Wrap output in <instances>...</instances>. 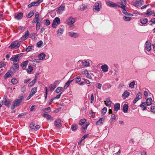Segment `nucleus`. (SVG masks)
I'll list each match as a JSON object with an SVG mask.
<instances>
[{
  "label": "nucleus",
  "mask_w": 155,
  "mask_h": 155,
  "mask_svg": "<svg viewBox=\"0 0 155 155\" xmlns=\"http://www.w3.org/2000/svg\"><path fill=\"white\" fill-rule=\"evenodd\" d=\"M25 97L24 93H22L20 95L18 98L16 99L12 102V105L11 107L12 110L14 109L15 107L19 106Z\"/></svg>",
  "instance_id": "f257e3e1"
},
{
  "label": "nucleus",
  "mask_w": 155,
  "mask_h": 155,
  "mask_svg": "<svg viewBox=\"0 0 155 155\" xmlns=\"http://www.w3.org/2000/svg\"><path fill=\"white\" fill-rule=\"evenodd\" d=\"M101 8L102 4L101 2H97L95 3L93 9L95 12H98Z\"/></svg>",
  "instance_id": "f03ea898"
},
{
  "label": "nucleus",
  "mask_w": 155,
  "mask_h": 155,
  "mask_svg": "<svg viewBox=\"0 0 155 155\" xmlns=\"http://www.w3.org/2000/svg\"><path fill=\"white\" fill-rule=\"evenodd\" d=\"M22 54L21 53L16 54L10 58V60L13 61V64L18 63L19 61V58L21 56Z\"/></svg>",
  "instance_id": "7ed1b4c3"
},
{
  "label": "nucleus",
  "mask_w": 155,
  "mask_h": 155,
  "mask_svg": "<svg viewBox=\"0 0 155 155\" xmlns=\"http://www.w3.org/2000/svg\"><path fill=\"white\" fill-rule=\"evenodd\" d=\"M20 43L17 41H14L12 42L11 44L9 46L8 48L10 49L14 48H17L20 46Z\"/></svg>",
  "instance_id": "20e7f679"
},
{
  "label": "nucleus",
  "mask_w": 155,
  "mask_h": 155,
  "mask_svg": "<svg viewBox=\"0 0 155 155\" xmlns=\"http://www.w3.org/2000/svg\"><path fill=\"white\" fill-rule=\"evenodd\" d=\"M76 19L71 16L69 17L66 21V23L69 25H71L76 21Z\"/></svg>",
  "instance_id": "39448f33"
},
{
  "label": "nucleus",
  "mask_w": 155,
  "mask_h": 155,
  "mask_svg": "<svg viewBox=\"0 0 155 155\" xmlns=\"http://www.w3.org/2000/svg\"><path fill=\"white\" fill-rule=\"evenodd\" d=\"M29 127L31 130H34L35 131L38 130L40 128V126L39 125L35 126V124L33 123L30 124Z\"/></svg>",
  "instance_id": "423d86ee"
},
{
  "label": "nucleus",
  "mask_w": 155,
  "mask_h": 155,
  "mask_svg": "<svg viewBox=\"0 0 155 155\" xmlns=\"http://www.w3.org/2000/svg\"><path fill=\"white\" fill-rule=\"evenodd\" d=\"M106 4L108 6L111 7H116L117 6V4L109 0L107 1L106 2Z\"/></svg>",
  "instance_id": "0eeeda50"
},
{
  "label": "nucleus",
  "mask_w": 155,
  "mask_h": 155,
  "mask_svg": "<svg viewBox=\"0 0 155 155\" xmlns=\"http://www.w3.org/2000/svg\"><path fill=\"white\" fill-rule=\"evenodd\" d=\"M121 2L118 3V6L122 9L125 8L126 4V0H121Z\"/></svg>",
  "instance_id": "6e6552de"
},
{
  "label": "nucleus",
  "mask_w": 155,
  "mask_h": 155,
  "mask_svg": "<svg viewBox=\"0 0 155 155\" xmlns=\"http://www.w3.org/2000/svg\"><path fill=\"white\" fill-rule=\"evenodd\" d=\"M61 120L60 119L56 120L54 123V125L57 128H59L61 126Z\"/></svg>",
  "instance_id": "1a4fd4ad"
},
{
  "label": "nucleus",
  "mask_w": 155,
  "mask_h": 155,
  "mask_svg": "<svg viewBox=\"0 0 155 155\" xmlns=\"http://www.w3.org/2000/svg\"><path fill=\"white\" fill-rule=\"evenodd\" d=\"M145 16L148 17L150 15H152L153 16H155V13L153 11H152L150 9H148L147 10L146 13L145 14Z\"/></svg>",
  "instance_id": "9d476101"
},
{
  "label": "nucleus",
  "mask_w": 155,
  "mask_h": 155,
  "mask_svg": "<svg viewBox=\"0 0 155 155\" xmlns=\"http://www.w3.org/2000/svg\"><path fill=\"white\" fill-rule=\"evenodd\" d=\"M69 35L71 37L77 38L79 36V34L78 33H75L74 31H70L68 33Z\"/></svg>",
  "instance_id": "9b49d317"
},
{
  "label": "nucleus",
  "mask_w": 155,
  "mask_h": 155,
  "mask_svg": "<svg viewBox=\"0 0 155 155\" xmlns=\"http://www.w3.org/2000/svg\"><path fill=\"white\" fill-rule=\"evenodd\" d=\"M82 62V66L83 67H87L90 65V62L87 60H86L84 62H83V61L80 60L78 62Z\"/></svg>",
  "instance_id": "f8f14e48"
},
{
  "label": "nucleus",
  "mask_w": 155,
  "mask_h": 155,
  "mask_svg": "<svg viewBox=\"0 0 155 155\" xmlns=\"http://www.w3.org/2000/svg\"><path fill=\"white\" fill-rule=\"evenodd\" d=\"M58 81H55L53 84H51L49 86L50 89L51 91H53L54 90L57 86V84Z\"/></svg>",
  "instance_id": "ddd939ff"
},
{
  "label": "nucleus",
  "mask_w": 155,
  "mask_h": 155,
  "mask_svg": "<svg viewBox=\"0 0 155 155\" xmlns=\"http://www.w3.org/2000/svg\"><path fill=\"white\" fill-rule=\"evenodd\" d=\"M29 35V31H27L26 32H25V35L21 38V40L22 41L25 40L28 38Z\"/></svg>",
  "instance_id": "4468645a"
},
{
  "label": "nucleus",
  "mask_w": 155,
  "mask_h": 155,
  "mask_svg": "<svg viewBox=\"0 0 155 155\" xmlns=\"http://www.w3.org/2000/svg\"><path fill=\"white\" fill-rule=\"evenodd\" d=\"M42 116L46 118L48 120H50L51 121L53 120V117L49 114L44 113L43 114Z\"/></svg>",
  "instance_id": "2eb2a0df"
},
{
  "label": "nucleus",
  "mask_w": 155,
  "mask_h": 155,
  "mask_svg": "<svg viewBox=\"0 0 155 155\" xmlns=\"http://www.w3.org/2000/svg\"><path fill=\"white\" fill-rule=\"evenodd\" d=\"M23 14L20 12L18 13H16L15 14V18L18 20L20 19L22 17Z\"/></svg>",
  "instance_id": "dca6fc26"
},
{
  "label": "nucleus",
  "mask_w": 155,
  "mask_h": 155,
  "mask_svg": "<svg viewBox=\"0 0 155 155\" xmlns=\"http://www.w3.org/2000/svg\"><path fill=\"white\" fill-rule=\"evenodd\" d=\"M2 101L4 102V105L7 107H8L9 104L11 103V102L6 97L4 98Z\"/></svg>",
  "instance_id": "f3484780"
},
{
  "label": "nucleus",
  "mask_w": 155,
  "mask_h": 155,
  "mask_svg": "<svg viewBox=\"0 0 155 155\" xmlns=\"http://www.w3.org/2000/svg\"><path fill=\"white\" fill-rule=\"evenodd\" d=\"M13 65H14V67H12L10 68L11 70H12L14 72H15L16 71V69L17 70H18L19 69V67L18 63L13 64Z\"/></svg>",
  "instance_id": "a211bd4d"
},
{
  "label": "nucleus",
  "mask_w": 155,
  "mask_h": 155,
  "mask_svg": "<svg viewBox=\"0 0 155 155\" xmlns=\"http://www.w3.org/2000/svg\"><path fill=\"white\" fill-rule=\"evenodd\" d=\"M146 45V48L148 51H150L151 49V44L148 41H147L145 44Z\"/></svg>",
  "instance_id": "6ab92c4d"
},
{
  "label": "nucleus",
  "mask_w": 155,
  "mask_h": 155,
  "mask_svg": "<svg viewBox=\"0 0 155 155\" xmlns=\"http://www.w3.org/2000/svg\"><path fill=\"white\" fill-rule=\"evenodd\" d=\"M28 61H25L22 62L21 64V66L22 67V69L24 70L27 67L28 64Z\"/></svg>",
  "instance_id": "aec40b11"
},
{
  "label": "nucleus",
  "mask_w": 155,
  "mask_h": 155,
  "mask_svg": "<svg viewBox=\"0 0 155 155\" xmlns=\"http://www.w3.org/2000/svg\"><path fill=\"white\" fill-rule=\"evenodd\" d=\"M39 5V4L37 1L35 2H34L31 3L28 5V8H30L32 6H38Z\"/></svg>",
  "instance_id": "412c9836"
},
{
  "label": "nucleus",
  "mask_w": 155,
  "mask_h": 155,
  "mask_svg": "<svg viewBox=\"0 0 155 155\" xmlns=\"http://www.w3.org/2000/svg\"><path fill=\"white\" fill-rule=\"evenodd\" d=\"M65 8V6L63 5H61L59 8H58L57 10V12L58 13H60L61 12L63 11Z\"/></svg>",
  "instance_id": "4be33fe9"
},
{
  "label": "nucleus",
  "mask_w": 155,
  "mask_h": 155,
  "mask_svg": "<svg viewBox=\"0 0 155 155\" xmlns=\"http://www.w3.org/2000/svg\"><path fill=\"white\" fill-rule=\"evenodd\" d=\"M105 104L107 106L111 107L112 104V102L110 99L108 98L106 99V101H104Z\"/></svg>",
  "instance_id": "5701e85b"
},
{
  "label": "nucleus",
  "mask_w": 155,
  "mask_h": 155,
  "mask_svg": "<svg viewBox=\"0 0 155 155\" xmlns=\"http://www.w3.org/2000/svg\"><path fill=\"white\" fill-rule=\"evenodd\" d=\"M108 66L106 64H104L101 66V69L104 72H107L108 71Z\"/></svg>",
  "instance_id": "b1692460"
},
{
  "label": "nucleus",
  "mask_w": 155,
  "mask_h": 155,
  "mask_svg": "<svg viewBox=\"0 0 155 155\" xmlns=\"http://www.w3.org/2000/svg\"><path fill=\"white\" fill-rule=\"evenodd\" d=\"M105 118H101L97 122V125H101L103 124V122Z\"/></svg>",
  "instance_id": "393cba45"
},
{
  "label": "nucleus",
  "mask_w": 155,
  "mask_h": 155,
  "mask_svg": "<svg viewBox=\"0 0 155 155\" xmlns=\"http://www.w3.org/2000/svg\"><path fill=\"white\" fill-rule=\"evenodd\" d=\"M88 6L85 4H82L80 7L79 9L81 11H84L88 8Z\"/></svg>",
  "instance_id": "a878e982"
},
{
  "label": "nucleus",
  "mask_w": 155,
  "mask_h": 155,
  "mask_svg": "<svg viewBox=\"0 0 155 155\" xmlns=\"http://www.w3.org/2000/svg\"><path fill=\"white\" fill-rule=\"evenodd\" d=\"M120 104L119 103H117L114 104V109L115 111H117L120 109Z\"/></svg>",
  "instance_id": "bb28decb"
},
{
  "label": "nucleus",
  "mask_w": 155,
  "mask_h": 155,
  "mask_svg": "<svg viewBox=\"0 0 155 155\" xmlns=\"http://www.w3.org/2000/svg\"><path fill=\"white\" fill-rule=\"evenodd\" d=\"M152 102V100L150 97L146 99V102H145L147 106L150 105Z\"/></svg>",
  "instance_id": "cd10ccee"
},
{
  "label": "nucleus",
  "mask_w": 155,
  "mask_h": 155,
  "mask_svg": "<svg viewBox=\"0 0 155 155\" xmlns=\"http://www.w3.org/2000/svg\"><path fill=\"white\" fill-rule=\"evenodd\" d=\"M128 109V104H125L123 106V112L125 113H127Z\"/></svg>",
  "instance_id": "c85d7f7f"
},
{
  "label": "nucleus",
  "mask_w": 155,
  "mask_h": 155,
  "mask_svg": "<svg viewBox=\"0 0 155 155\" xmlns=\"http://www.w3.org/2000/svg\"><path fill=\"white\" fill-rule=\"evenodd\" d=\"M45 56L46 55L45 54L41 53L38 55V57L39 60H42L45 58Z\"/></svg>",
  "instance_id": "c756f323"
},
{
  "label": "nucleus",
  "mask_w": 155,
  "mask_h": 155,
  "mask_svg": "<svg viewBox=\"0 0 155 155\" xmlns=\"http://www.w3.org/2000/svg\"><path fill=\"white\" fill-rule=\"evenodd\" d=\"M37 88L36 87H35L31 90L30 94L31 95L33 96L37 92Z\"/></svg>",
  "instance_id": "7c9ffc66"
},
{
  "label": "nucleus",
  "mask_w": 155,
  "mask_h": 155,
  "mask_svg": "<svg viewBox=\"0 0 155 155\" xmlns=\"http://www.w3.org/2000/svg\"><path fill=\"white\" fill-rule=\"evenodd\" d=\"M142 1L141 0H138L135 2V6L136 7H139L141 6Z\"/></svg>",
  "instance_id": "2f4dec72"
},
{
  "label": "nucleus",
  "mask_w": 155,
  "mask_h": 155,
  "mask_svg": "<svg viewBox=\"0 0 155 155\" xmlns=\"http://www.w3.org/2000/svg\"><path fill=\"white\" fill-rule=\"evenodd\" d=\"M130 95L129 92L127 91H124L122 95V97L123 98L125 99L126 98Z\"/></svg>",
  "instance_id": "473e14b6"
},
{
  "label": "nucleus",
  "mask_w": 155,
  "mask_h": 155,
  "mask_svg": "<svg viewBox=\"0 0 155 155\" xmlns=\"http://www.w3.org/2000/svg\"><path fill=\"white\" fill-rule=\"evenodd\" d=\"M148 22L147 18H143L140 19V23L143 24H145Z\"/></svg>",
  "instance_id": "72a5a7b5"
},
{
  "label": "nucleus",
  "mask_w": 155,
  "mask_h": 155,
  "mask_svg": "<svg viewBox=\"0 0 155 155\" xmlns=\"http://www.w3.org/2000/svg\"><path fill=\"white\" fill-rule=\"evenodd\" d=\"M146 103L145 102H142V104L140 105V107L143 108L142 110H145L146 109Z\"/></svg>",
  "instance_id": "f704fd0d"
},
{
  "label": "nucleus",
  "mask_w": 155,
  "mask_h": 155,
  "mask_svg": "<svg viewBox=\"0 0 155 155\" xmlns=\"http://www.w3.org/2000/svg\"><path fill=\"white\" fill-rule=\"evenodd\" d=\"M73 81V80H68L65 84L64 86V88L65 89H66L70 85V84Z\"/></svg>",
  "instance_id": "c9c22d12"
},
{
  "label": "nucleus",
  "mask_w": 155,
  "mask_h": 155,
  "mask_svg": "<svg viewBox=\"0 0 155 155\" xmlns=\"http://www.w3.org/2000/svg\"><path fill=\"white\" fill-rule=\"evenodd\" d=\"M122 9H123V10L122 11V12L124 14L130 16H132L133 15L132 14L128 13L127 12L125 8H122Z\"/></svg>",
  "instance_id": "e433bc0d"
},
{
  "label": "nucleus",
  "mask_w": 155,
  "mask_h": 155,
  "mask_svg": "<svg viewBox=\"0 0 155 155\" xmlns=\"http://www.w3.org/2000/svg\"><path fill=\"white\" fill-rule=\"evenodd\" d=\"M89 123H87L85 125H83L82 127V128L83 129V132L84 133H85L86 132V131L87 130V127L89 125Z\"/></svg>",
  "instance_id": "4c0bfd02"
},
{
  "label": "nucleus",
  "mask_w": 155,
  "mask_h": 155,
  "mask_svg": "<svg viewBox=\"0 0 155 155\" xmlns=\"http://www.w3.org/2000/svg\"><path fill=\"white\" fill-rule=\"evenodd\" d=\"M34 11L32 10L27 15V17L28 18H31L34 14Z\"/></svg>",
  "instance_id": "58836bf2"
},
{
  "label": "nucleus",
  "mask_w": 155,
  "mask_h": 155,
  "mask_svg": "<svg viewBox=\"0 0 155 155\" xmlns=\"http://www.w3.org/2000/svg\"><path fill=\"white\" fill-rule=\"evenodd\" d=\"M11 82L13 85L17 84L18 83V80L16 78H13L11 79Z\"/></svg>",
  "instance_id": "ea45409f"
},
{
  "label": "nucleus",
  "mask_w": 155,
  "mask_h": 155,
  "mask_svg": "<svg viewBox=\"0 0 155 155\" xmlns=\"http://www.w3.org/2000/svg\"><path fill=\"white\" fill-rule=\"evenodd\" d=\"M53 21H54V22L56 23L59 25L60 24V20L58 17H56L54 18Z\"/></svg>",
  "instance_id": "a19ab883"
},
{
  "label": "nucleus",
  "mask_w": 155,
  "mask_h": 155,
  "mask_svg": "<svg viewBox=\"0 0 155 155\" xmlns=\"http://www.w3.org/2000/svg\"><path fill=\"white\" fill-rule=\"evenodd\" d=\"M135 81H133L132 82H130L129 85V87L131 88H133L134 87V85L135 83Z\"/></svg>",
  "instance_id": "79ce46f5"
},
{
  "label": "nucleus",
  "mask_w": 155,
  "mask_h": 155,
  "mask_svg": "<svg viewBox=\"0 0 155 155\" xmlns=\"http://www.w3.org/2000/svg\"><path fill=\"white\" fill-rule=\"evenodd\" d=\"M33 67L31 65H29L28 67V68L27 69V72L28 73L31 72L33 70Z\"/></svg>",
  "instance_id": "37998d69"
},
{
  "label": "nucleus",
  "mask_w": 155,
  "mask_h": 155,
  "mask_svg": "<svg viewBox=\"0 0 155 155\" xmlns=\"http://www.w3.org/2000/svg\"><path fill=\"white\" fill-rule=\"evenodd\" d=\"M136 98L138 100H140L142 98V94L140 92H139L136 96Z\"/></svg>",
  "instance_id": "c03bdc74"
},
{
  "label": "nucleus",
  "mask_w": 155,
  "mask_h": 155,
  "mask_svg": "<svg viewBox=\"0 0 155 155\" xmlns=\"http://www.w3.org/2000/svg\"><path fill=\"white\" fill-rule=\"evenodd\" d=\"M78 128V127L77 124H73L71 126V129L73 131L76 130Z\"/></svg>",
  "instance_id": "a18cd8bd"
},
{
  "label": "nucleus",
  "mask_w": 155,
  "mask_h": 155,
  "mask_svg": "<svg viewBox=\"0 0 155 155\" xmlns=\"http://www.w3.org/2000/svg\"><path fill=\"white\" fill-rule=\"evenodd\" d=\"M123 19L125 21H130L132 18L131 17L124 16L123 17Z\"/></svg>",
  "instance_id": "49530a36"
},
{
  "label": "nucleus",
  "mask_w": 155,
  "mask_h": 155,
  "mask_svg": "<svg viewBox=\"0 0 155 155\" xmlns=\"http://www.w3.org/2000/svg\"><path fill=\"white\" fill-rule=\"evenodd\" d=\"M63 29L61 28H59L57 31V34L58 35L60 34L59 35H60L63 33Z\"/></svg>",
  "instance_id": "de8ad7c7"
},
{
  "label": "nucleus",
  "mask_w": 155,
  "mask_h": 155,
  "mask_svg": "<svg viewBox=\"0 0 155 155\" xmlns=\"http://www.w3.org/2000/svg\"><path fill=\"white\" fill-rule=\"evenodd\" d=\"M44 21H45L44 22V25H46L47 26H48L50 24V22L49 20L48 19H46L44 20Z\"/></svg>",
  "instance_id": "09e8293b"
},
{
  "label": "nucleus",
  "mask_w": 155,
  "mask_h": 155,
  "mask_svg": "<svg viewBox=\"0 0 155 155\" xmlns=\"http://www.w3.org/2000/svg\"><path fill=\"white\" fill-rule=\"evenodd\" d=\"M41 20L38 19V21L36 22V26H40L41 25V20Z\"/></svg>",
  "instance_id": "8fccbe9b"
},
{
  "label": "nucleus",
  "mask_w": 155,
  "mask_h": 155,
  "mask_svg": "<svg viewBox=\"0 0 155 155\" xmlns=\"http://www.w3.org/2000/svg\"><path fill=\"white\" fill-rule=\"evenodd\" d=\"M86 120L85 119H81L79 122V124L80 125H82L86 122Z\"/></svg>",
  "instance_id": "3c124183"
},
{
  "label": "nucleus",
  "mask_w": 155,
  "mask_h": 155,
  "mask_svg": "<svg viewBox=\"0 0 155 155\" xmlns=\"http://www.w3.org/2000/svg\"><path fill=\"white\" fill-rule=\"evenodd\" d=\"M63 89V88L61 87H58L56 90H55V92L56 93H58L59 92H60Z\"/></svg>",
  "instance_id": "603ef678"
},
{
  "label": "nucleus",
  "mask_w": 155,
  "mask_h": 155,
  "mask_svg": "<svg viewBox=\"0 0 155 155\" xmlns=\"http://www.w3.org/2000/svg\"><path fill=\"white\" fill-rule=\"evenodd\" d=\"M36 82V81H35L34 80H33L29 84H28V87H31Z\"/></svg>",
  "instance_id": "864d4df0"
},
{
  "label": "nucleus",
  "mask_w": 155,
  "mask_h": 155,
  "mask_svg": "<svg viewBox=\"0 0 155 155\" xmlns=\"http://www.w3.org/2000/svg\"><path fill=\"white\" fill-rule=\"evenodd\" d=\"M43 44V42L42 41H40L37 44V46L38 47H41Z\"/></svg>",
  "instance_id": "5fc2aeb1"
},
{
  "label": "nucleus",
  "mask_w": 155,
  "mask_h": 155,
  "mask_svg": "<svg viewBox=\"0 0 155 155\" xmlns=\"http://www.w3.org/2000/svg\"><path fill=\"white\" fill-rule=\"evenodd\" d=\"M107 111V108L106 107H104L102 110L101 112L102 113L105 114Z\"/></svg>",
  "instance_id": "6e6d98bb"
},
{
  "label": "nucleus",
  "mask_w": 155,
  "mask_h": 155,
  "mask_svg": "<svg viewBox=\"0 0 155 155\" xmlns=\"http://www.w3.org/2000/svg\"><path fill=\"white\" fill-rule=\"evenodd\" d=\"M111 119H112V121H113L115 120L116 119V117L114 114H112V115L111 116Z\"/></svg>",
  "instance_id": "4d7b16f0"
},
{
  "label": "nucleus",
  "mask_w": 155,
  "mask_h": 155,
  "mask_svg": "<svg viewBox=\"0 0 155 155\" xmlns=\"http://www.w3.org/2000/svg\"><path fill=\"white\" fill-rule=\"evenodd\" d=\"M9 72L8 71L5 75V78H7L11 76H12L10 74Z\"/></svg>",
  "instance_id": "13d9d810"
},
{
  "label": "nucleus",
  "mask_w": 155,
  "mask_h": 155,
  "mask_svg": "<svg viewBox=\"0 0 155 155\" xmlns=\"http://www.w3.org/2000/svg\"><path fill=\"white\" fill-rule=\"evenodd\" d=\"M94 96L93 94H91V101L90 103L91 104L93 103L94 101Z\"/></svg>",
  "instance_id": "bf43d9fd"
},
{
  "label": "nucleus",
  "mask_w": 155,
  "mask_h": 155,
  "mask_svg": "<svg viewBox=\"0 0 155 155\" xmlns=\"http://www.w3.org/2000/svg\"><path fill=\"white\" fill-rule=\"evenodd\" d=\"M39 13L38 12H36L35 14V19H40V18H39Z\"/></svg>",
  "instance_id": "052dcab7"
},
{
  "label": "nucleus",
  "mask_w": 155,
  "mask_h": 155,
  "mask_svg": "<svg viewBox=\"0 0 155 155\" xmlns=\"http://www.w3.org/2000/svg\"><path fill=\"white\" fill-rule=\"evenodd\" d=\"M81 78L80 76L77 77L76 79V83H78L81 81Z\"/></svg>",
  "instance_id": "680f3d73"
},
{
  "label": "nucleus",
  "mask_w": 155,
  "mask_h": 155,
  "mask_svg": "<svg viewBox=\"0 0 155 155\" xmlns=\"http://www.w3.org/2000/svg\"><path fill=\"white\" fill-rule=\"evenodd\" d=\"M102 85L100 83H98L96 85V87H97L98 89H101V88Z\"/></svg>",
  "instance_id": "e2e57ef3"
},
{
  "label": "nucleus",
  "mask_w": 155,
  "mask_h": 155,
  "mask_svg": "<svg viewBox=\"0 0 155 155\" xmlns=\"http://www.w3.org/2000/svg\"><path fill=\"white\" fill-rule=\"evenodd\" d=\"M6 65V64L5 63L1 62H0V68H2V67H3L5 66Z\"/></svg>",
  "instance_id": "0e129e2a"
},
{
  "label": "nucleus",
  "mask_w": 155,
  "mask_h": 155,
  "mask_svg": "<svg viewBox=\"0 0 155 155\" xmlns=\"http://www.w3.org/2000/svg\"><path fill=\"white\" fill-rule=\"evenodd\" d=\"M32 49V47L28 46L26 49V51L27 52H29L31 51Z\"/></svg>",
  "instance_id": "69168bd1"
},
{
  "label": "nucleus",
  "mask_w": 155,
  "mask_h": 155,
  "mask_svg": "<svg viewBox=\"0 0 155 155\" xmlns=\"http://www.w3.org/2000/svg\"><path fill=\"white\" fill-rule=\"evenodd\" d=\"M26 91V88L25 86H23V87H21V91L22 92L25 91Z\"/></svg>",
  "instance_id": "338daca9"
},
{
  "label": "nucleus",
  "mask_w": 155,
  "mask_h": 155,
  "mask_svg": "<svg viewBox=\"0 0 155 155\" xmlns=\"http://www.w3.org/2000/svg\"><path fill=\"white\" fill-rule=\"evenodd\" d=\"M151 111L152 112L155 113V106H152L151 107Z\"/></svg>",
  "instance_id": "774afa93"
}]
</instances>
